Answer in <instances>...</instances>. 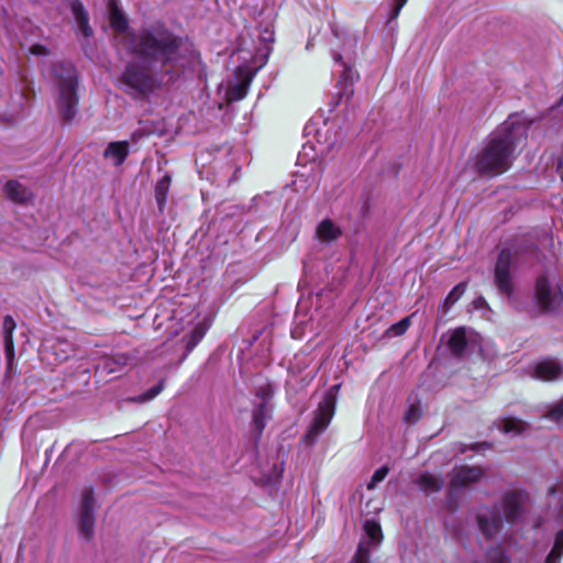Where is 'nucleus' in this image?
<instances>
[{
	"label": "nucleus",
	"mask_w": 563,
	"mask_h": 563,
	"mask_svg": "<svg viewBox=\"0 0 563 563\" xmlns=\"http://www.w3.org/2000/svg\"><path fill=\"white\" fill-rule=\"evenodd\" d=\"M128 51L141 59L126 64L120 85L135 99L156 93L195 58L189 43L162 30L143 32L137 38L130 36Z\"/></svg>",
	"instance_id": "1"
},
{
	"label": "nucleus",
	"mask_w": 563,
	"mask_h": 563,
	"mask_svg": "<svg viewBox=\"0 0 563 563\" xmlns=\"http://www.w3.org/2000/svg\"><path fill=\"white\" fill-rule=\"evenodd\" d=\"M528 126L509 117L494 133L475 157V169L487 176L508 170L514 162L515 150L527 139Z\"/></svg>",
	"instance_id": "2"
},
{
	"label": "nucleus",
	"mask_w": 563,
	"mask_h": 563,
	"mask_svg": "<svg viewBox=\"0 0 563 563\" xmlns=\"http://www.w3.org/2000/svg\"><path fill=\"white\" fill-rule=\"evenodd\" d=\"M528 495L521 489H509L494 507H482L476 518L478 528L487 538L497 536L503 526V517L508 522L517 521L525 512Z\"/></svg>",
	"instance_id": "3"
},
{
	"label": "nucleus",
	"mask_w": 563,
	"mask_h": 563,
	"mask_svg": "<svg viewBox=\"0 0 563 563\" xmlns=\"http://www.w3.org/2000/svg\"><path fill=\"white\" fill-rule=\"evenodd\" d=\"M51 81L56 86V103L65 121L74 119L77 112V73L70 63H57L49 73Z\"/></svg>",
	"instance_id": "4"
},
{
	"label": "nucleus",
	"mask_w": 563,
	"mask_h": 563,
	"mask_svg": "<svg viewBox=\"0 0 563 563\" xmlns=\"http://www.w3.org/2000/svg\"><path fill=\"white\" fill-rule=\"evenodd\" d=\"M517 260V254L509 249H504L499 252L495 271H494V283L498 291L508 298L514 292V280L511 268Z\"/></svg>",
	"instance_id": "5"
},
{
	"label": "nucleus",
	"mask_w": 563,
	"mask_h": 563,
	"mask_svg": "<svg viewBox=\"0 0 563 563\" xmlns=\"http://www.w3.org/2000/svg\"><path fill=\"white\" fill-rule=\"evenodd\" d=\"M563 295L560 285L548 274L540 275L536 280L534 300L543 310H553L562 301Z\"/></svg>",
	"instance_id": "6"
},
{
	"label": "nucleus",
	"mask_w": 563,
	"mask_h": 563,
	"mask_svg": "<svg viewBox=\"0 0 563 563\" xmlns=\"http://www.w3.org/2000/svg\"><path fill=\"white\" fill-rule=\"evenodd\" d=\"M335 401L328 395L314 411L313 420L305 434L308 444L316 442L317 438L328 428L334 415Z\"/></svg>",
	"instance_id": "7"
},
{
	"label": "nucleus",
	"mask_w": 563,
	"mask_h": 563,
	"mask_svg": "<svg viewBox=\"0 0 563 563\" xmlns=\"http://www.w3.org/2000/svg\"><path fill=\"white\" fill-rule=\"evenodd\" d=\"M365 536L358 544L353 563H368L369 548L380 543L383 533L379 523L375 520L364 522Z\"/></svg>",
	"instance_id": "8"
},
{
	"label": "nucleus",
	"mask_w": 563,
	"mask_h": 563,
	"mask_svg": "<svg viewBox=\"0 0 563 563\" xmlns=\"http://www.w3.org/2000/svg\"><path fill=\"white\" fill-rule=\"evenodd\" d=\"M93 506H95L93 492L90 488H86L81 494L79 522H78L79 533L86 540L91 539L93 536V529H95Z\"/></svg>",
	"instance_id": "9"
},
{
	"label": "nucleus",
	"mask_w": 563,
	"mask_h": 563,
	"mask_svg": "<svg viewBox=\"0 0 563 563\" xmlns=\"http://www.w3.org/2000/svg\"><path fill=\"white\" fill-rule=\"evenodd\" d=\"M273 396L272 389L269 386H263L258 389L256 397L260 398V402L254 405L253 409V427L257 433L261 435L263 430L266 427V422L272 417V405L269 402Z\"/></svg>",
	"instance_id": "10"
},
{
	"label": "nucleus",
	"mask_w": 563,
	"mask_h": 563,
	"mask_svg": "<svg viewBox=\"0 0 563 563\" xmlns=\"http://www.w3.org/2000/svg\"><path fill=\"white\" fill-rule=\"evenodd\" d=\"M484 476V470L479 466L462 465L454 467L451 473V488L460 489L477 483Z\"/></svg>",
	"instance_id": "11"
},
{
	"label": "nucleus",
	"mask_w": 563,
	"mask_h": 563,
	"mask_svg": "<svg viewBox=\"0 0 563 563\" xmlns=\"http://www.w3.org/2000/svg\"><path fill=\"white\" fill-rule=\"evenodd\" d=\"M476 343L475 335L467 333L465 328L455 329L448 340L450 351L457 357H462L468 351H473Z\"/></svg>",
	"instance_id": "12"
},
{
	"label": "nucleus",
	"mask_w": 563,
	"mask_h": 563,
	"mask_svg": "<svg viewBox=\"0 0 563 563\" xmlns=\"http://www.w3.org/2000/svg\"><path fill=\"white\" fill-rule=\"evenodd\" d=\"M533 376L544 382H552L563 378V362L556 358H545L533 367Z\"/></svg>",
	"instance_id": "13"
},
{
	"label": "nucleus",
	"mask_w": 563,
	"mask_h": 563,
	"mask_svg": "<svg viewBox=\"0 0 563 563\" xmlns=\"http://www.w3.org/2000/svg\"><path fill=\"white\" fill-rule=\"evenodd\" d=\"M109 15L112 29L118 33L119 36H121L123 46L126 49L130 36H135L137 38L143 32H150L148 30H142L139 34L128 32V20L114 2L110 3Z\"/></svg>",
	"instance_id": "14"
},
{
	"label": "nucleus",
	"mask_w": 563,
	"mask_h": 563,
	"mask_svg": "<svg viewBox=\"0 0 563 563\" xmlns=\"http://www.w3.org/2000/svg\"><path fill=\"white\" fill-rule=\"evenodd\" d=\"M336 63H339L343 69L341 70L339 86H340V100L338 103L342 102L343 98L349 100L353 93V85L355 80L358 79V74L353 69L352 66L347 65L345 62L342 60L341 56L335 57Z\"/></svg>",
	"instance_id": "15"
},
{
	"label": "nucleus",
	"mask_w": 563,
	"mask_h": 563,
	"mask_svg": "<svg viewBox=\"0 0 563 563\" xmlns=\"http://www.w3.org/2000/svg\"><path fill=\"white\" fill-rule=\"evenodd\" d=\"M130 153V145L128 141L110 142L104 151L103 157L114 166H121Z\"/></svg>",
	"instance_id": "16"
},
{
	"label": "nucleus",
	"mask_w": 563,
	"mask_h": 563,
	"mask_svg": "<svg viewBox=\"0 0 563 563\" xmlns=\"http://www.w3.org/2000/svg\"><path fill=\"white\" fill-rule=\"evenodd\" d=\"M342 235V229L331 219L322 220L316 229V238L322 243H332Z\"/></svg>",
	"instance_id": "17"
},
{
	"label": "nucleus",
	"mask_w": 563,
	"mask_h": 563,
	"mask_svg": "<svg viewBox=\"0 0 563 563\" xmlns=\"http://www.w3.org/2000/svg\"><path fill=\"white\" fill-rule=\"evenodd\" d=\"M16 328V323L11 316H5L2 322V338L4 344V353L8 363H11L14 357V342L13 333Z\"/></svg>",
	"instance_id": "18"
},
{
	"label": "nucleus",
	"mask_w": 563,
	"mask_h": 563,
	"mask_svg": "<svg viewBox=\"0 0 563 563\" xmlns=\"http://www.w3.org/2000/svg\"><path fill=\"white\" fill-rule=\"evenodd\" d=\"M496 428L508 435H520L528 430V423L518 418H501L495 422Z\"/></svg>",
	"instance_id": "19"
},
{
	"label": "nucleus",
	"mask_w": 563,
	"mask_h": 563,
	"mask_svg": "<svg viewBox=\"0 0 563 563\" xmlns=\"http://www.w3.org/2000/svg\"><path fill=\"white\" fill-rule=\"evenodd\" d=\"M70 9L76 20L78 31L85 37H89L92 33L91 27L88 24V15L84 9L82 3L79 0H73Z\"/></svg>",
	"instance_id": "20"
},
{
	"label": "nucleus",
	"mask_w": 563,
	"mask_h": 563,
	"mask_svg": "<svg viewBox=\"0 0 563 563\" xmlns=\"http://www.w3.org/2000/svg\"><path fill=\"white\" fill-rule=\"evenodd\" d=\"M209 328V324L205 321L197 323L189 335H186L184 338L185 346H186V355L190 353L197 344L202 340L205 336L207 330Z\"/></svg>",
	"instance_id": "21"
},
{
	"label": "nucleus",
	"mask_w": 563,
	"mask_h": 563,
	"mask_svg": "<svg viewBox=\"0 0 563 563\" xmlns=\"http://www.w3.org/2000/svg\"><path fill=\"white\" fill-rule=\"evenodd\" d=\"M5 195L15 202H25L30 198L29 190L15 180H10L4 187Z\"/></svg>",
	"instance_id": "22"
},
{
	"label": "nucleus",
	"mask_w": 563,
	"mask_h": 563,
	"mask_svg": "<svg viewBox=\"0 0 563 563\" xmlns=\"http://www.w3.org/2000/svg\"><path fill=\"white\" fill-rule=\"evenodd\" d=\"M418 486L426 493L439 492L443 486V479L432 474H421L417 479Z\"/></svg>",
	"instance_id": "23"
},
{
	"label": "nucleus",
	"mask_w": 563,
	"mask_h": 563,
	"mask_svg": "<svg viewBox=\"0 0 563 563\" xmlns=\"http://www.w3.org/2000/svg\"><path fill=\"white\" fill-rule=\"evenodd\" d=\"M549 503L550 505H553L555 508H558L560 520L563 521V475L550 489Z\"/></svg>",
	"instance_id": "24"
},
{
	"label": "nucleus",
	"mask_w": 563,
	"mask_h": 563,
	"mask_svg": "<svg viewBox=\"0 0 563 563\" xmlns=\"http://www.w3.org/2000/svg\"><path fill=\"white\" fill-rule=\"evenodd\" d=\"M170 181V176L165 175L155 186V199L161 211H163L166 203Z\"/></svg>",
	"instance_id": "25"
},
{
	"label": "nucleus",
	"mask_w": 563,
	"mask_h": 563,
	"mask_svg": "<svg viewBox=\"0 0 563 563\" xmlns=\"http://www.w3.org/2000/svg\"><path fill=\"white\" fill-rule=\"evenodd\" d=\"M128 357L124 354H119L108 357L102 362V371L109 374L121 371L126 365Z\"/></svg>",
	"instance_id": "26"
},
{
	"label": "nucleus",
	"mask_w": 563,
	"mask_h": 563,
	"mask_svg": "<svg viewBox=\"0 0 563 563\" xmlns=\"http://www.w3.org/2000/svg\"><path fill=\"white\" fill-rule=\"evenodd\" d=\"M563 555V529H561L554 540V544L545 559V563H559Z\"/></svg>",
	"instance_id": "27"
},
{
	"label": "nucleus",
	"mask_w": 563,
	"mask_h": 563,
	"mask_svg": "<svg viewBox=\"0 0 563 563\" xmlns=\"http://www.w3.org/2000/svg\"><path fill=\"white\" fill-rule=\"evenodd\" d=\"M467 287V284L465 282H462L457 284L450 294L445 297L443 301V306L449 309L452 305H454L465 292Z\"/></svg>",
	"instance_id": "28"
},
{
	"label": "nucleus",
	"mask_w": 563,
	"mask_h": 563,
	"mask_svg": "<svg viewBox=\"0 0 563 563\" xmlns=\"http://www.w3.org/2000/svg\"><path fill=\"white\" fill-rule=\"evenodd\" d=\"M409 325H410V318L409 317L404 318L399 322L390 325L386 330L385 336L394 338V336L402 335L408 330Z\"/></svg>",
	"instance_id": "29"
},
{
	"label": "nucleus",
	"mask_w": 563,
	"mask_h": 563,
	"mask_svg": "<svg viewBox=\"0 0 563 563\" xmlns=\"http://www.w3.org/2000/svg\"><path fill=\"white\" fill-rule=\"evenodd\" d=\"M249 81H242L231 86L228 89V97L232 101L243 99L247 93Z\"/></svg>",
	"instance_id": "30"
},
{
	"label": "nucleus",
	"mask_w": 563,
	"mask_h": 563,
	"mask_svg": "<svg viewBox=\"0 0 563 563\" xmlns=\"http://www.w3.org/2000/svg\"><path fill=\"white\" fill-rule=\"evenodd\" d=\"M309 358L307 355L296 354L289 365V372L292 375H299L305 368L309 366Z\"/></svg>",
	"instance_id": "31"
},
{
	"label": "nucleus",
	"mask_w": 563,
	"mask_h": 563,
	"mask_svg": "<svg viewBox=\"0 0 563 563\" xmlns=\"http://www.w3.org/2000/svg\"><path fill=\"white\" fill-rule=\"evenodd\" d=\"M52 349L54 350L57 358L60 361L67 360L74 351L73 345L67 341H57L56 344L52 346Z\"/></svg>",
	"instance_id": "32"
},
{
	"label": "nucleus",
	"mask_w": 563,
	"mask_h": 563,
	"mask_svg": "<svg viewBox=\"0 0 563 563\" xmlns=\"http://www.w3.org/2000/svg\"><path fill=\"white\" fill-rule=\"evenodd\" d=\"M487 563H510V560L501 548L496 547L487 552Z\"/></svg>",
	"instance_id": "33"
},
{
	"label": "nucleus",
	"mask_w": 563,
	"mask_h": 563,
	"mask_svg": "<svg viewBox=\"0 0 563 563\" xmlns=\"http://www.w3.org/2000/svg\"><path fill=\"white\" fill-rule=\"evenodd\" d=\"M163 388H164V385H163V382H161L156 386H154L153 388L147 390L146 393L140 395L137 397V400L140 402H145V401L152 400L163 390Z\"/></svg>",
	"instance_id": "34"
},
{
	"label": "nucleus",
	"mask_w": 563,
	"mask_h": 563,
	"mask_svg": "<svg viewBox=\"0 0 563 563\" xmlns=\"http://www.w3.org/2000/svg\"><path fill=\"white\" fill-rule=\"evenodd\" d=\"M545 417L553 421L563 419V398L548 411Z\"/></svg>",
	"instance_id": "35"
},
{
	"label": "nucleus",
	"mask_w": 563,
	"mask_h": 563,
	"mask_svg": "<svg viewBox=\"0 0 563 563\" xmlns=\"http://www.w3.org/2000/svg\"><path fill=\"white\" fill-rule=\"evenodd\" d=\"M388 467L382 466L378 470H376L372 476L371 483L368 484V488L372 489L375 487V485L382 481L385 479V477L388 474Z\"/></svg>",
	"instance_id": "36"
},
{
	"label": "nucleus",
	"mask_w": 563,
	"mask_h": 563,
	"mask_svg": "<svg viewBox=\"0 0 563 563\" xmlns=\"http://www.w3.org/2000/svg\"><path fill=\"white\" fill-rule=\"evenodd\" d=\"M393 1V9L390 12V20L396 19L404 5L407 3L408 0H391Z\"/></svg>",
	"instance_id": "37"
},
{
	"label": "nucleus",
	"mask_w": 563,
	"mask_h": 563,
	"mask_svg": "<svg viewBox=\"0 0 563 563\" xmlns=\"http://www.w3.org/2000/svg\"><path fill=\"white\" fill-rule=\"evenodd\" d=\"M29 52L32 54V55H37V56H45L48 54V49L46 46L42 45V44H34L30 47Z\"/></svg>",
	"instance_id": "38"
},
{
	"label": "nucleus",
	"mask_w": 563,
	"mask_h": 563,
	"mask_svg": "<svg viewBox=\"0 0 563 563\" xmlns=\"http://www.w3.org/2000/svg\"><path fill=\"white\" fill-rule=\"evenodd\" d=\"M418 418H419V408H418V407H416V406H411V407L408 409V411H407V413H406L405 419H406L408 422L412 423V422H416V421L418 420Z\"/></svg>",
	"instance_id": "39"
},
{
	"label": "nucleus",
	"mask_w": 563,
	"mask_h": 563,
	"mask_svg": "<svg viewBox=\"0 0 563 563\" xmlns=\"http://www.w3.org/2000/svg\"><path fill=\"white\" fill-rule=\"evenodd\" d=\"M314 371H309L303 377L302 380L310 382L314 377Z\"/></svg>",
	"instance_id": "40"
},
{
	"label": "nucleus",
	"mask_w": 563,
	"mask_h": 563,
	"mask_svg": "<svg viewBox=\"0 0 563 563\" xmlns=\"http://www.w3.org/2000/svg\"><path fill=\"white\" fill-rule=\"evenodd\" d=\"M558 110L559 111L563 110V96H562L560 103L558 104Z\"/></svg>",
	"instance_id": "41"
},
{
	"label": "nucleus",
	"mask_w": 563,
	"mask_h": 563,
	"mask_svg": "<svg viewBox=\"0 0 563 563\" xmlns=\"http://www.w3.org/2000/svg\"><path fill=\"white\" fill-rule=\"evenodd\" d=\"M479 445L481 444H474V445H472V449L474 450V449L478 448ZM482 445H486V443H483Z\"/></svg>",
	"instance_id": "42"
}]
</instances>
